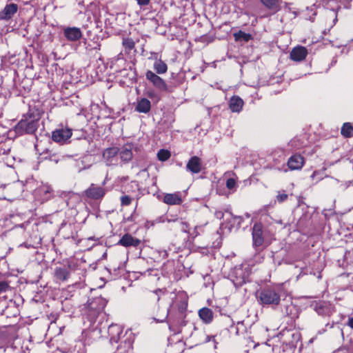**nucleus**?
<instances>
[{"label": "nucleus", "instance_id": "nucleus-1", "mask_svg": "<svg viewBox=\"0 0 353 353\" xmlns=\"http://www.w3.org/2000/svg\"><path fill=\"white\" fill-rule=\"evenodd\" d=\"M40 113L37 110H30L15 125L14 131L19 136L35 134L40 126Z\"/></svg>", "mask_w": 353, "mask_h": 353}, {"label": "nucleus", "instance_id": "nucleus-2", "mask_svg": "<svg viewBox=\"0 0 353 353\" xmlns=\"http://www.w3.org/2000/svg\"><path fill=\"white\" fill-rule=\"evenodd\" d=\"M281 290L279 288L266 287L256 293V298L260 305L276 306L281 301Z\"/></svg>", "mask_w": 353, "mask_h": 353}, {"label": "nucleus", "instance_id": "nucleus-3", "mask_svg": "<svg viewBox=\"0 0 353 353\" xmlns=\"http://www.w3.org/2000/svg\"><path fill=\"white\" fill-rule=\"evenodd\" d=\"M250 271L248 268L242 266L234 268L232 273V282L236 286H241L249 281Z\"/></svg>", "mask_w": 353, "mask_h": 353}, {"label": "nucleus", "instance_id": "nucleus-4", "mask_svg": "<svg viewBox=\"0 0 353 353\" xmlns=\"http://www.w3.org/2000/svg\"><path fill=\"white\" fill-rule=\"evenodd\" d=\"M72 129L68 127L61 126L52 132V139L61 145L68 142L69 139L72 137Z\"/></svg>", "mask_w": 353, "mask_h": 353}, {"label": "nucleus", "instance_id": "nucleus-5", "mask_svg": "<svg viewBox=\"0 0 353 353\" xmlns=\"http://www.w3.org/2000/svg\"><path fill=\"white\" fill-rule=\"evenodd\" d=\"M119 152V148L117 147L108 148L103 150L102 157L107 166L117 165L118 164Z\"/></svg>", "mask_w": 353, "mask_h": 353}, {"label": "nucleus", "instance_id": "nucleus-6", "mask_svg": "<svg viewBox=\"0 0 353 353\" xmlns=\"http://www.w3.org/2000/svg\"><path fill=\"white\" fill-rule=\"evenodd\" d=\"M252 244L255 249L263 245L264 243L265 231L261 223H256L252 227Z\"/></svg>", "mask_w": 353, "mask_h": 353}, {"label": "nucleus", "instance_id": "nucleus-7", "mask_svg": "<svg viewBox=\"0 0 353 353\" xmlns=\"http://www.w3.org/2000/svg\"><path fill=\"white\" fill-rule=\"evenodd\" d=\"M145 78L148 80L154 87L161 92H166L168 90V87L165 81L157 73L151 70H148L145 73Z\"/></svg>", "mask_w": 353, "mask_h": 353}, {"label": "nucleus", "instance_id": "nucleus-8", "mask_svg": "<svg viewBox=\"0 0 353 353\" xmlns=\"http://www.w3.org/2000/svg\"><path fill=\"white\" fill-rule=\"evenodd\" d=\"M106 193V190L102 186H98L92 183L90 187L84 192L85 196L94 200H101Z\"/></svg>", "mask_w": 353, "mask_h": 353}, {"label": "nucleus", "instance_id": "nucleus-9", "mask_svg": "<svg viewBox=\"0 0 353 353\" xmlns=\"http://www.w3.org/2000/svg\"><path fill=\"white\" fill-rule=\"evenodd\" d=\"M132 148L133 145L132 143H126L119 148L118 155L122 163H128L132 159Z\"/></svg>", "mask_w": 353, "mask_h": 353}, {"label": "nucleus", "instance_id": "nucleus-10", "mask_svg": "<svg viewBox=\"0 0 353 353\" xmlns=\"http://www.w3.org/2000/svg\"><path fill=\"white\" fill-rule=\"evenodd\" d=\"M162 290L158 289L154 292H149L144 298L145 303L151 307L154 310H159V301L160 300L159 293H161Z\"/></svg>", "mask_w": 353, "mask_h": 353}, {"label": "nucleus", "instance_id": "nucleus-11", "mask_svg": "<svg viewBox=\"0 0 353 353\" xmlns=\"http://www.w3.org/2000/svg\"><path fill=\"white\" fill-rule=\"evenodd\" d=\"M63 35L69 41H77L82 37V32L79 28L66 27L63 28Z\"/></svg>", "mask_w": 353, "mask_h": 353}, {"label": "nucleus", "instance_id": "nucleus-12", "mask_svg": "<svg viewBox=\"0 0 353 353\" xmlns=\"http://www.w3.org/2000/svg\"><path fill=\"white\" fill-rule=\"evenodd\" d=\"M185 168L187 171L192 174H198L203 168L202 161L196 156L192 157L188 161Z\"/></svg>", "mask_w": 353, "mask_h": 353}, {"label": "nucleus", "instance_id": "nucleus-13", "mask_svg": "<svg viewBox=\"0 0 353 353\" xmlns=\"http://www.w3.org/2000/svg\"><path fill=\"white\" fill-rule=\"evenodd\" d=\"M260 2L271 14L277 13L282 8V0H260Z\"/></svg>", "mask_w": 353, "mask_h": 353}, {"label": "nucleus", "instance_id": "nucleus-14", "mask_svg": "<svg viewBox=\"0 0 353 353\" xmlns=\"http://www.w3.org/2000/svg\"><path fill=\"white\" fill-rule=\"evenodd\" d=\"M108 335L110 336V342L111 343H117L121 341L123 330L120 325L117 324H112L108 327Z\"/></svg>", "mask_w": 353, "mask_h": 353}, {"label": "nucleus", "instance_id": "nucleus-15", "mask_svg": "<svg viewBox=\"0 0 353 353\" xmlns=\"http://www.w3.org/2000/svg\"><path fill=\"white\" fill-rule=\"evenodd\" d=\"M106 305V301L102 297L92 299L88 304V308L94 314H99Z\"/></svg>", "mask_w": 353, "mask_h": 353}, {"label": "nucleus", "instance_id": "nucleus-16", "mask_svg": "<svg viewBox=\"0 0 353 353\" xmlns=\"http://www.w3.org/2000/svg\"><path fill=\"white\" fill-rule=\"evenodd\" d=\"M141 240L133 237L130 234H125L119 241L117 245H122L125 248L134 247L137 248L141 244Z\"/></svg>", "mask_w": 353, "mask_h": 353}, {"label": "nucleus", "instance_id": "nucleus-17", "mask_svg": "<svg viewBox=\"0 0 353 353\" xmlns=\"http://www.w3.org/2000/svg\"><path fill=\"white\" fill-rule=\"evenodd\" d=\"M307 54V50L306 48L299 46L292 50L290 57L293 61H301L305 59Z\"/></svg>", "mask_w": 353, "mask_h": 353}, {"label": "nucleus", "instance_id": "nucleus-18", "mask_svg": "<svg viewBox=\"0 0 353 353\" xmlns=\"http://www.w3.org/2000/svg\"><path fill=\"white\" fill-rule=\"evenodd\" d=\"M18 6L14 3L8 4L0 12V19L3 20L10 19L17 12Z\"/></svg>", "mask_w": 353, "mask_h": 353}, {"label": "nucleus", "instance_id": "nucleus-19", "mask_svg": "<svg viewBox=\"0 0 353 353\" xmlns=\"http://www.w3.org/2000/svg\"><path fill=\"white\" fill-rule=\"evenodd\" d=\"M304 164V159L300 154L292 155L288 161V166L292 170H299Z\"/></svg>", "mask_w": 353, "mask_h": 353}, {"label": "nucleus", "instance_id": "nucleus-20", "mask_svg": "<svg viewBox=\"0 0 353 353\" xmlns=\"http://www.w3.org/2000/svg\"><path fill=\"white\" fill-rule=\"evenodd\" d=\"M163 201L168 205H180L183 202L181 194L179 192L173 194H165L163 196Z\"/></svg>", "mask_w": 353, "mask_h": 353}, {"label": "nucleus", "instance_id": "nucleus-21", "mask_svg": "<svg viewBox=\"0 0 353 353\" xmlns=\"http://www.w3.org/2000/svg\"><path fill=\"white\" fill-rule=\"evenodd\" d=\"M314 310L319 315L325 316L332 314V310L329 304L326 302H319L314 305Z\"/></svg>", "mask_w": 353, "mask_h": 353}, {"label": "nucleus", "instance_id": "nucleus-22", "mask_svg": "<svg viewBox=\"0 0 353 353\" xmlns=\"http://www.w3.org/2000/svg\"><path fill=\"white\" fill-rule=\"evenodd\" d=\"M151 110V102L146 98H141L137 100L135 110L140 113L147 114Z\"/></svg>", "mask_w": 353, "mask_h": 353}, {"label": "nucleus", "instance_id": "nucleus-23", "mask_svg": "<svg viewBox=\"0 0 353 353\" xmlns=\"http://www.w3.org/2000/svg\"><path fill=\"white\" fill-rule=\"evenodd\" d=\"M199 316L205 324L210 323L214 319L212 310L208 307H203L199 310Z\"/></svg>", "mask_w": 353, "mask_h": 353}, {"label": "nucleus", "instance_id": "nucleus-24", "mask_svg": "<svg viewBox=\"0 0 353 353\" xmlns=\"http://www.w3.org/2000/svg\"><path fill=\"white\" fill-rule=\"evenodd\" d=\"M243 104V101L238 96L232 97L229 103L230 108L233 112H239Z\"/></svg>", "mask_w": 353, "mask_h": 353}, {"label": "nucleus", "instance_id": "nucleus-25", "mask_svg": "<svg viewBox=\"0 0 353 353\" xmlns=\"http://www.w3.org/2000/svg\"><path fill=\"white\" fill-rule=\"evenodd\" d=\"M54 276L59 281H67L70 276V271L65 268H57L54 271Z\"/></svg>", "mask_w": 353, "mask_h": 353}, {"label": "nucleus", "instance_id": "nucleus-26", "mask_svg": "<svg viewBox=\"0 0 353 353\" xmlns=\"http://www.w3.org/2000/svg\"><path fill=\"white\" fill-rule=\"evenodd\" d=\"M155 61L153 65L154 70L157 74H162L167 72L168 65L167 64L160 59L155 58Z\"/></svg>", "mask_w": 353, "mask_h": 353}, {"label": "nucleus", "instance_id": "nucleus-27", "mask_svg": "<svg viewBox=\"0 0 353 353\" xmlns=\"http://www.w3.org/2000/svg\"><path fill=\"white\" fill-rule=\"evenodd\" d=\"M203 228L204 225L192 223L188 239L193 241L196 237L203 232Z\"/></svg>", "mask_w": 353, "mask_h": 353}, {"label": "nucleus", "instance_id": "nucleus-28", "mask_svg": "<svg viewBox=\"0 0 353 353\" xmlns=\"http://www.w3.org/2000/svg\"><path fill=\"white\" fill-rule=\"evenodd\" d=\"M233 36L236 41L248 42L252 39V36L250 33H245L242 30L234 32Z\"/></svg>", "mask_w": 353, "mask_h": 353}, {"label": "nucleus", "instance_id": "nucleus-29", "mask_svg": "<svg viewBox=\"0 0 353 353\" xmlns=\"http://www.w3.org/2000/svg\"><path fill=\"white\" fill-rule=\"evenodd\" d=\"M175 222L176 223L178 228L183 232L186 233L188 236L190 234V232L191 230L192 223L178 219L176 220Z\"/></svg>", "mask_w": 353, "mask_h": 353}, {"label": "nucleus", "instance_id": "nucleus-30", "mask_svg": "<svg viewBox=\"0 0 353 353\" xmlns=\"http://www.w3.org/2000/svg\"><path fill=\"white\" fill-rule=\"evenodd\" d=\"M341 133L345 137H352L353 125L350 123H345L341 128Z\"/></svg>", "mask_w": 353, "mask_h": 353}, {"label": "nucleus", "instance_id": "nucleus-31", "mask_svg": "<svg viewBox=\"0 0 353 353\" xmlns=\"http://www.w3.org/2000/svg\"><path fill=\"white\" fill-rule=\"evenodd\" d=\"M47 153L48 154V156L45 157L46 159H49L50 161L54 162L55 163H57L60 161L63 160L64 157L62 155H59L57 153H52L51 151H47Z\"/></svg>", "mask_w": 353, "mask_h": 353}, {"label": "nucleus", "instance_id": "nucleus-32", "mask_svg": "<svg viewBox=\"0 0 353 353\" xmlns=\"http://www.w3.org/2000/svg\"><path fill=\"white\" fill-rule=\"evenodd\" d=\"M40 194H43L45 196V199H49L52 194V188L48 185H43L39 189Z\"/></svg>", "mask_w": 353, "mask_h": 353}, {"label": "nucleus", "instance_id": "nucleus-33", "mask_svg": "<svg viewBox=\"0 0 353 353\" xmlns=\"http://www.w3.org/2000/svg\"><path fill=\"white\" fill-rule=\"evenodd\" d=\"M305 18L307 20L314 21V17L316 15V10L314 5L311 7H308L306 9Z\"/></svg>", "mask_w": 353, "mask_h": 353}, {"label": "nucleus", "instance_id": "nucleus-34", "mask_svg": "<svg viewBox=\"0 0 353 353\" xmlns=\"http://www.w3.org/2000/svg\"><path fill=\"white\" fill-rule=\"evenodd\" d=\"M170 152L164 149L160 150L157 153V157L159 161H165L170 157Z\"/></svg>", "mask_w": 353, "mask_h": 353}, {"label": "nucleus", "instance_id": "nucleus-35", "mask_svg": "<svg viewBox=\"0 0 353 353\" xmlns=\"http://www.w3.org/2000/svg\"><path fill=\"white\" fill-rule=\"evenodd\" d=\"M122 44L125 49L128 50L130 51L132 50L135 46V43L131 38H125L123 39Z\"/></svg>", "mask_w": 353, "mask_h": 353}, {"label": "nucleus", "instance_id": "nucleus-36", "mask_svg": "<svg viewBox=\"0 0 353 353\" xmlns=\"http://www.w3.org/2000/svg\"><path fill=\"white\" fill-rule=\"evenodd\" d=\"M288 199V194L286 193L285 190H280L278 191L277 195L276 196V201L279 203H283Z\"/></svg>", "mask_w": 353, "mask_h": 353}, {"label": "nucleus", "instance_id": "nucleus-37", "mask_svg": "<svg viewBox=\"0 0 353 353\" xmlns=\"http://www.w3.org/2000/svg\"><path fill=\"white\" fill-rule=\"evenodd\" d=\"M121 204L122 206H128L130 205L132 203V198L128 195H123L121 196Z\"/></svg>", "mask_w": 353, "mask_h": 353}, {"label": "nucleus", "instance_id": "nucleus-38", "mask_svg": "<svg viewBox=\"0 0 353 353\" xmlns=\"http://www.w3.org/2000/svg\"><path fill=\"white\" fill-rule=\"evenodd\" d=\"M185 318V314L183 313V309L180 310L179 312V317L176 321H173V324L178 325H184L183 319Z\"/></svg>", "mask_w": 353, "mask_h": 353}, {"label": "nucleus", "instance_id": "nucleus-39", "mask_svg": "<svg viewBox=\"0 0 353 353\" xmlns=\"http://www.w3.org/2000/svg\"><path fill=\"white\" fill-rule=\"evenodd\" d=\"M243 221V218L240 216H232L233 225H236V228H240L242 221Z\"/></svg>", "mask_w": 353, "mask_h": 353}, {"label": "nucleus", "instance_id": "nucleus-40", "mask_svg": "<svg viewBox=\"0 0 353 353\" xmlns=\"http://www.w3.org/2000/svg\"><path fill=\"white\" fill-rule=\"evenodd\" d=\"M235 186H236V181L234 179L230 178L226 181V187L229 190L234 189L235 188Z\"/></svg>", "mask_w": 353, "mask_h": 353}, {"label": "nucleus", "instance_id": "nucleus-41", "mask_svg": "<svg viewBox=\"0 0 353 353\" xmlns=\"http://www.w3.org/2000/svg\"><path fill=\"white\" fill-rule=\"evenodd\" d=\"M9 288V285L6 281L0 282V294L6 292Z\"/></svg>", "mask_w": 353, "mask_h": 353}, {"label": "nucleus", "instance_id": "nucleus-42", "mask_svg": "<svg viewBox=\"0 0 353 353\" xmlns=\"http://www.w3.org/2000/svg\"><path fill=\"white\" fill-rule=\"evenodd\" d=\"M168 316V311H167L166 314L163 316V318H161V319L154 318V320L159 323H163L167 319Z\"/></svg>", "mask_w": 353, "mask_h": 353}, {"label": "nucleus", "instance_id": "nucleus-43", "mask_svg": "<svg viewBox=\"0 0 353 353\" xmlns=\"http://www.w3.org/2000/svg\"><path fill=\"white\" fill-rule=\"evenodd\" d=\"M214 215L217 219H221L224 216V213L223 211L219 210L215 212Z\"/></svg>", "mask_w": 353, "mask_h": 353}, {"label": "nucleus", "instance_id": "nucleus-44", "mask_svg": "<svg viewBox=\"0 0 353 353\" xmlns=\"http://www.w3.org/2000/svg\"><path fill=\"white\" fill-rule=\"evenodd\" d=\"M139 6H147L150 3V0H137Z\"/></svg>", "mask_w": 353, "mask_h": 353}, {"label": "nucleus", "instance_id": "nucleus-45", "mask_svg": "<svg viewBox=\"0 0 353 353\" xmlns=\"http://www.w3.org/2000/svg\"><path fill=\"white\" fill-rule=\"evenodd\" d=\"M243 327V322H238L236 325V334H239L240 329Z\"/></svg>", "mask_w": 353, "mask_h": 353}, {"label": "nucleus", "instance_id": "nucleus-46", "mask_svg": "<svg viewBox=\"0 0 353 353\" xmlns=\"http://www.w3.org/2000/svg\"><path fill=\"white\" fill-rule=\"evenodd\" d=\"M347 325L351 327L352 329H353V317H350L348 319V321L347 323Z\"/></svg>", "mask_w": 353, "mask_h": 353}, {"label": "nucleus", "instance_id": "nucleus-47", "mask_svg": "<svg viewBox=\"0 0 353 353\" xmlns=\"http://www.w3.org/2000/svg\"><path fill=\"white\" fill-rule=\"evenodd\" d=\"M120 266L116 267L115 265H111L110 269H113L114 271L117 270V269H119Z\"/></svg>", "mask_w": 353, "mask_h": 353}, {"label": "nucleus", "instance_id": "nucleus-48", "mask_svg": "<svg viewBox=\"0 0 353 353\" xmlns=\"http://www.w3.org/2000/svg\"><path fill=\"white\" fill-rule=\"evenodd\" d=\"M214 336H207V341H211L212 339H214Z\"/></svg>", "mask_w": 353, "mask_h": 353}, {"label": "nucleus", "instance_id": "nucleus-49", "mask_svg": "<svg viewBox=\"0 0 353 353\" xmlns=\"http://www.w3.org/2000/svg\"><path fill=\"white\" fill-rule=\"evenodd\" d=\"M318 173H319V172H318V171H314V172H313V174H312V178H314V176H315Z\"/></svg>", "mask_w": 353, "mask_h": 353}, {"label": "nucleus", "instance_id": "nucleus-50", "mask_svg": "<svg viewBox=\"0 0 353 353\" xmlns=\"http://www.w3.org/2000/svg\"><path fill=\"white\" fill-rule=\"evenodd\" d=\"M77 353H85V351L83 349H82L81 350L78 351Z\"/></svg>", "mask_w": 353, "mask_h": 353}, {"label": "nucleus", "instance_id": "nucleus-51", "mask_svg": "<svg viewBox=\"0 0 353 353\" xmlns=\"http://www.w3.org/2000/svg\"><path fill=\"white\" fill-rule=\"evenodd\" d=\"M105 184V181H103V182L102 183V185H104Z\"/></svg>", "mask_w": 353, "mask_h": 353}]
</instances>
